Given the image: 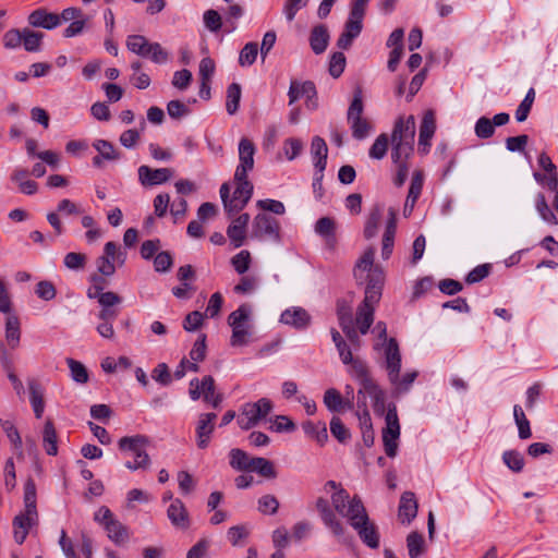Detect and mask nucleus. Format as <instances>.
Here are the masks:
<instances>
[{"label":"nucleus","mask_w":558,"mask_h":558,"mask_svg":"<svg viewBox=\"0 0 558 558\" xmlns=\"http://www.w3.org/2000/svg\"><path fill=\"white\" fill-rule=\"evenodd\" d=\"M416 132L415 118L409 116L400 117L395 122L391 132V161L395 166L396 173L393 184L401 187L409 175V159L414 151V138Z\"/></svg>","instance_id":"obj_1"},{"label":"nucleus","mask_w":558,"mask_h":558,"mask_svg":"<svg viewBox=\"0 0 558 558\" xmlns=\"http://www.w3.org/2000/svg\"><path fill=\"white\" fill-rule=\"evenodd\" d=\"M356 284L365 286L367 300H380L385 283V272L380 265L375 264V248L368 247L356 260L353 268Z\"/></svg>","instance_id":"obj_2"},{"label":"nucleus","mask_w":558,"mask_h":558,"mask_svg":"<svg viewBox=\"0 0 558 558\" xmlns=\"http://www.w3.org/2000/svg\"><path fill=\"white\" fill-rule=\"evenodd\" d=\"M38 522V512L36 509V485L32 478H28L24 485V512L17 514L13 520L14 539L22 544L29 529Z\"/></svg>","instance_id":"obj_3"},{"label":"nucleus","mask_w":558,"mask_h":558,"mask_svg":"<svg viewBox=\"0 0 558 558\" xmlns=\"http://www.w3.org/2000/svg\"><path fill=\"white\" fill-rule=\"evenodd\" d=\"M386 369L390 383L398 392L408 391L417 377L416 371H410L400 376L401 354L396 339L391 338L385 349Z\"/></svg>","instance_id":"obj_4"},{"label":"nucleus","mask_w":558,"mask_h":558,"mask_svg":"<svg viewBox=\"0 0 558 558\" xmlns=\"http://www.w3.org/2000/svg\"><path fill=\"white\" fill-rule=\"evenodd\" d=\"M149 444V440L144 435L125 436L120 438L118 446L119 449L125 453H132L134 461H128L125 468L131 471L140 469L147 470L150 465V459L145 448Z\"/></svg>","instance_id":"obj_5"},{"label":"nucleus","mask_w":558,"mask_h":558,"mask_svg":"<svg viewBox=\"0 0 558 558\" xmlns=\"http://www.w3.org/2000/svg\"><path fill=\"white\" fill-rule=\"evenodd\" d=\"M94 520L105 529L108 538L116 545L121 546L129 541V529L113 515L108 507H100L95 512Z\"/></svg>","instance_id":"obj_6"},{"label":"nucleus","mask_w":558,"mask_h":558,"mask_svg":"<svg viewBox=\"0 0 558 558\" xmlns=\"http://www.w3.org/2000/svg\"><path fill=\"white\" fill-rule=\"evenodd\" d=\"M235 190L233 192L232 197H230V185L229 183H223L220 186V197L223 203L225 210L229 215H234L241 211L253 195V184L252 183H243L235 184Z\"/></svg>","instance_id":"obj_7"},{"label":"nucleus","mask_w":558,"mask_h":558,"mask_svg":"<svg viewBox=\"0 0 558 558\" xmlns=\"http://www.w3.org/2000/svg\"><path fill=\"white\" fill-rule=\"evenodd\" d=\"M272 408V402L267 398H262L256 402L244 403L240 410L238 425L242 429H250L265 418Z\"/></svg>","instance_id":"obj_8"},{"label":"nucleus","mask_w":558,"mask_h":558,"mask_svg":"<svg viewBox=\"0 0 558 558\" xmlns=\"http://www.w3.org/2000/svg\"><path fill=\"white\" fill-rule=\"evenodd\" d=\"M331 504L337 513L345 518L350 523L354 519H359V514H363L365 508L359 496L350 498L349 493L344 488H339L331 497Z\"/></svg>","instance_id":"obj_9"},{"label":"nucleus","mask_w":558,"mask_h":558,"mask_svg":"<svg viewBox=\"0 0 558 558\" xmlns=\"http://www.w3.org/2000/svg\"><path fill=\"white\" fill-rule=\"evenodd\" d=\"M386 426L383 429V441L385 452L393 458L398 450V439L400 437V424L395 404H389L385 416Z\"/></svg>","instance_id":"obj_10"},{"label":"nucleus","mask_w":558,"mask_h":558,"mask_svg":"<svg viewBox=\"0 0 558 558\" xmlns=\"http://www.w3.org/2000/svg\"><path fill=\"white\" fill-rule=\"evenodd\" d=\"M356 373L361 386V388L359 389V396L364 393L371 397L374 402V410L378 413H383L385 411L386 400V395L384 390L369 376L368 372L363 365H359Z\"/></svg>","instance_id":"obj_11"},{"label":"nucleus","mask_w":558,"mask_h":558,"mask_svg":"<svg viewBox=\"0 0 558 558\" xmlns=\"http://www.w3.org/2000/svg\"><path fill=\"white\" fill-rule=\"evenodd\" d=\"M252 236L280 241V225L272 216L260 213L255 216L252 225Z\"/></svg>","instance_id":"obj_12"},{"label":"nucleus","mask_w":558,"mask_h":558,"mask_svg":"<svg viewBox=\"0 0 558 558\" xmlns=\"http://www.w3.org/2000/svg\"><path fill=\"white\" fill-rule=\"evenodd\" d=\"M359 519L350 522V525L356 531L362 542L371 548H378L379 533L377 526L371 521L366 509H363V514H359Z\"/></svg>","instance_id":"obj_13"},{"label":"nucleus","mask_w":558,"mask_h":558,"mask_svg":"<svg viewBox=\"0 0 558 558\" xmlns=\"http://www.w3.org/2000/svg\"><path fill=\"white\" fill-rule=\"evenodd\" d=\"M315 506L326 527H328L336 537L343 536L344 526L329 507L328 500L324 497H319L317 498Z\"/></svg>","instance_id":"obj_14"},{"label":"nucleus","mask_w":558,"mask_h":558,"mask_svg":"<svg viewBox=\"0 0 558 558\" xmlns=\"http://www.w3.org/2000/svg\"><path fill=\"white\" fill-rule=\"evenodd\" d=\"M215 413H202L196 425V446L204 450L209 446L211 435L215 430Z\"/></svg>","instance_id":"obj_15"},{"label":"nucleus","mask_w":558,"mask_h":558,"mask_svg":"<svg viewBox=\"0 0 558 558\" xmlns=\"http://www.w3.org/2000/svg\"><path fill=\"white\" fill-rule=\"evenodd\" d=\"M173 177V170L169 168L151 169L148 166L138 168V180L145 186L158 185Z\"/></svg>","instance_id":"obj_16"},{"label":"nucleus","mask_w":558,"mask_h":558,"mask_svg":"<svg viewBox=\"0 0 558 558\" xmlns=\"http://www.w3.org/2000/svg\"><path fill=\"white\" fill-rule=\"evenodd\" d=\"M436 130V122L434 112L428 110L424 113L422 123L420 126L418 135V153L426 155L430 147V140L434 136Z\"/></svg>","instance_id":"obj_17"},{"label":"nucleus","mask_w":558,"mask_h":558,"mask_svg":"<svg viewBox=\"0 0 558 558\" xmlns=\"http://www.w3.org/2000/svg\"><path fill=\"white\" fill-rule=\"evenodd\" d=\"M27 22L32 27H40L45 29H54L60 26L58 13L49 12L45 8L34 10L27 17Z\"/></svg>","instance_id":"obj_18"},{"label":"nucleus","mask_w":558,"mask_h":558,"mask_svg":"<svg viewBox=\"0 0 558 558\" xmlns=\"http://www.w3.org/2000/svg\"><path fill=\"white\" fill-rule=\"evenodd\" d=\"M167 517L171 524L178 530L185 531L191 525L189 512L184 504L178 498L172 500L168 507Z\"/></svg>","instance_id":"obj_19"},{"label":"nucleus","mask_w":558,"mask_h":558,"mask_svg":"<svg viewBox=\"0 0 558 558\" xmlns=\"http://www.w3.org/2000/svg\"><path fill=\"white\" fill-rule=\"evenodd\" d=\"M250 222V215L242 214L235 218L227 228V235L235 248L242 246L246 239V227Z\"/></svg>","instance_id":"obj_20"},{"label":"nucleus","mask_w":558,"mask_h":558,"mask_svg":"<svg viewBox=\"0 0 558 558\" xmlns=\"http://www.w3.org/2000/svg\"><path fill=\"white\" fill-rule=\"evenodd\" d=\"M379 300H367V295L364 296L362 304L357 308L356 324L362 335H365L374 322V310L375 305Z\"/></svg>","instance_id":"obj_21"},{"label":"nucleus","mask_w":558,"mask_h":558,"mask_svg":"<svg viewBox=\"0 0 558 558\" xmlns=\"http://www.w3.org/2000/svg\"><path fill=\"white\" fill-rule=\"evenodd\" d=\"M280 322L296 329H304L310 325L311 316L304 308L295 306L286 310L281 314Z\"/></svg>","instance_id":"obj_22"},{"label":"nucleus","mask_w":558,"mask_h":558,"mask_svg":"<svg viewBox=\"0 0 558 558\" xmlns=\"http://www.w3.org/2000/svg\"><path fill=\"white\" fill-rule=\"evenodd\" d=\"M93 147L98 151V155L93 158V165L97 168L102 166V161H114L120 158V153L116 149L112 143L105 140H96Z\"/></svg>","instance_id":"obj_23"},{"label":"nucleus","mask_w":558,"mask_h":558,"mask_svg":"<svg viewBox=\"0 0 558 558\" xmlns=\"http://www.w3.org/2000/svg\"><path fill=\"white\" fill-rule=\"evenodd\" d=\"M122 299L119 294H110L101 298L99 305L101 310L98 313V319L100 322H113L118 315L119 310L116 307L121 304Z\"/></svg>","instance_id":"obj_24"},{"label":"nucleus","mask_w":558,"mask_h":558,"mask_svg":"<svg viewBox=\"0 0 558 558\" xmlns=\"http://www.w3.org/2000/svg\"><path fill=\"white\" fill-rule=\"evenodd\" d=\"M417 514V502L412 492H404L400 498L398 517L402 523L409 524Z\"/></svg>","instance_id":"obj_25"},{"label":"nucleus","mask_w":558,"mask_h":558,"mask_svg":"<svg viewBox=\"0 0 558 558\" xmlns=\"http://www.w3.org/2000/svg\"><path fill=\"white\" fill-rule=\"evenodd\" d=\"M330 39L326 25L319 24L312 28L310 34V46L315 54H322L328 47Z\"/></svg>","instance_id":"obj_26"},{"label":"nucleus","mask_w":558,"mask_h":558,"mask_svg":"<svg viewBox=\"0 0 558 558\" xmlns=\"http://www.w3.org/2000/svg\"><path fill=\"white\" fill-rule=\"evenodd\" d=\"M311 154L314 159V166L317 172L323 177V171L326 168L328 147L324 138L314 136L311 144Z\"/></svg>","instance_id":"obj_27"},{"label":"nucleus","mask_w":558,"mask_h":558,"mask_svg":"<svg viewBox=\"0 0 558 558\" xmlns=\"http://www.w3.org/2000/svg\"><path fill=\"white\" fill-rule=\"evenodd\" d=\"M389 219L386 225V230L383 236V248L381 256L384 259H388L392 253L393 240L397 228V214L393 208H389Z\"/></svg>","instance_id":"obj_28"},{"label":"nucleus","mask_w":558,"mask_h":558,"mask_svg":"<svg viewBox=\"0 0 558 558\" xmlns=\"http://www.w3.org/2000/svg\"><path fill=\"white\" fill-rule=\"evenodd\" d=\"M324 404L330 412H340L345 407L348 409H352L353 407L352 401L349 398L344 400L340 392L335 388H329L325 391Z\"/></svg>","instance_id":"obj_29"},{"label":"nucleus","mask_w":558,"mask_h":558,"mask_svg":"<svg viewBox=\"0 0 558 558\" xmlns=\"http://www.w3.org/2000/svg\"><path fill=\"white\" fill-rule=\"evenodd\" d=\"M5 340L8 345L14 350L20 345L21 328L20 320L15 315L9 314L5 318Z\"/></svg>","instance_id":"obj_30"},{"label":"nucleus","mask_w":558,"mask_h":558,"mask_svg":"<svg viewBox=\"0 0 558 558\" xmlns=\"http://www.w3.org/2000/svg\"><path fill=\"white\" fill-rule=\"evenodd\" d=\"M302 428L306 436L316 440L320 446L325 445L328 440L327 426L324 422L317 424L312 421H305L302 424Z\"/></svg>","instance_id":"obj_31"},{"label":"nucleus","mask_w":558,"mask_h":558,"mask_svg":"<svg viewBox=\"0 0 558 558\" xmlns=\"http://www.w3.org/2000/svg\"><path fill=\"white\" fill-rule=\"evenodd\" d=\"M255 151V145L251 140L246 137L241 138L239 143V166L253 169Z\"/></svg>","instance_id":"obj_32"},{"label":"nucleus","mask_w":558,"mask_h":558,"mask_svg":"<svg viewBox=\"0 0 558 558\" xmlns=\"http://www.w3.org/2000/svg\"><path fill=\"white\" fill-rule=\"evenodd\" d=\"M288 96L289 105H292L302 96H306L307 98H310L311 96H316L315 85L312 82H304L302 84L292 82L289 88Z\"/></svg>","instance_id":"obj_33"},{"label":"nucleus","mask_w":558,"mask_h":558,"mask_svg":"<svg viewBox=\"0 0 558 558\" xmlns=\"http://www.w3.org/2000/svg\"><path fill=\"white\" fill-rule=\"evenodd\" d=\"M43 446L47 454L56 456L58 453L57 432L50 420H47L44 426Z\"/></svg>","instance_id":"obj_34"},{"label":"nucleus","mask_w":558,"mask_h":558,"mask_svg":"<svg viewBox=\"0 0 558 558\" xmlns=\"http://www.w3.org/2000/svg\"><path fill=\"white\" fill-rule=\"evenodd\" d=\"M28 388L31 393V404L33 407L35 416L40 418L45 410L44 395L40 385L35 380L28 381Z\"/></svg>","instance_id":"obj_35"},{"label":"nucleus","mask_w":558,"mask_h":558,"mask_svg":"<svg viewBox=\"0 0 558 558\" xmlns=\"http://www.w3.org/2000/svg\"><path fill=\"white\" fill-rule=\"evenodd\" d=\"M151 45L153 43H150L145 36L142 35H130L126 38L128 49L143 58H146L148 50L150 49L149 46Z\"/></svg>","instance_id":"obj_36"},{"label":"nucleus","mask_w":558,"mask_h":558,"mask_svg":"<svg viewBox=\"0 0 558 558\" xmlns=\"http://www.w3.org/2000/svg\"><path fill=\"white\" fill-rule=\"evenodd\" d=\"M248 472H256L266 478L277 477L275 465L266 458L256 457L252 460Z\"/></svg>","instance_id":"obj_37"},{"label":"nucleus","mask_w":558,"mask_h":558,"mask_svg":"<svg viewBox=\"0 0 558 558\" xmlns=\"http://www.w3.org/2000/svg\"><path fill=\"white\" fill-rule=\"evenodd\" d=\"M22 46L28 52H36L40 50L44 34L24 27L22 32Z\"/></svg>","instance_id":"obj_38"},{"label":"nucleus","mask_w":558,"mask_h":558,"mask_svg":"<svg viewBox=\"0 0 558 558\" xmlns=\"http://www.w3.org/2000/svg\"><path fill=\"white\" fill-rule=\"evenodd\" d=\"M202 390L204 400L210 403L215 409L218 408L222 401L221 395L215 393V380L211 376H205L202 379Z\"/></svg>","instance_id":"obj_39"},{"label":"nucleus","mask_w":558,"mask_h":558,"mask_svg":"<svg viewBox=\"0 0 558 558\" xmlns=\"http://www.w3.org/2000/svg\"><path fill=\"white\" fill-rule=\"evenodd\" d=\"M230 465L238 471H248L254 457H250L245 451L234 448L230 453Z\"/></svg>","instance_id":"obj_40"},{"label":"nucleus","mask_w":558,"mask_h":558,"mask_svg":"<svg viewBox=\"0 0 558 558\" xmlns=\"http://www.w3.org/2000/svg\"><path fill=\"white\" fill-rule=\"evenodd\" d=\"M242 89L240 84L232 83L227 89L226 109L229 114L236 113L241 100Z\"/></svg>","instance_id":"obj_41"},{"label":"nucleus","mask_w":558,"mask_h":558,"mask_svg":"<svg viewBox=\"0 0 558 558\" xmlns=\"http://www.w3.org/2000/svg\"><path fill=\"white\" fill-rule=\"evenodd\" d=\"M232 328L230 338L231 347H242L247 344L251 337V325H229Z\"/></svg>","instance_id":"obj_42"},{"label":"nucleus","mask_w":558,"mask_h":558,"mask_svg":"<svg viewBox=\"0 0 558 558\" xmlns=\"http://www.w3.org/2000/svg\"><path fill=\"white\" fill-rule=\"evenodd\" d=\"M513 417L518 426V434L521 439H527L532 436L530 422L526 418L522 408L518 404L513 407Z\"/></svg>","instance_id":"obj_43"},{"label":"nucleus","mask_w":558,"mask_h":558,"mask_svg":"<svg viewBox=\"0 0 558 558\" xmlns=\"http://www.w3.org/2000/svg\"><path fill=\"white\" fill-rule=\"evenodd\" d=\"M407 547L410 558H417L424 551V538L417 532H411L407 537Z\"/></svg>","instance_id":"obj_44"},{"label":"nucleus","mask_w":558,"mask_h":558,"mask_svg":"<svg viewBox=\"0 0 558 558\" xmlns=\"http://www.w3.org/2000/svg\"><path fill=\"white\" fill-rule=\"evenodd\" d=\"M504 463L513 472L519 473L524 468V458L517 450H507L502 453Z\"/></svg>","instance_id":"obj_45"},{"label":"nucleus","mask_w":558,"mask_h":558,"mask_svg":"<svg viewBox=\"0 0 558 558\" xmlns=\"http://www.w3.org/2000/svg\"><path fill=\"white\" fill-rule=\"evenodd\" d=\"M279 505V500L276 496L267 494L258 499L257 509L263 514L274 515L277 513Z\"/></svg>","instance_id":"obj_46"},{"label":"nucleus","mask_w":558,"mask_h":558,"mask_svg":"<svg viewBox=\"0 0 558 558\" xmlns=\"http://www.w3.org/2000/svg\"><path fill=\"white\" fill-rule=\"evenodd\" d=\"M389 137L386 133L380 134L369 148V157L376 160L383 159L388 150Z\"/></svg>","instance_id":"obj_47"},{"label":"nucleus","mask_w":558,"mask_h":558,"mask_svg":"<svg viewBox=\"0 0 558 558\" xmlns=\"http://www.w3.org/2000/svg\"><path fill=\"white\" fill-rule=\"evenodd\" d=\"M381 219V210L379 207H375L369 213L364 228V235L366 239H372L376 235L378 226Z\"/></svg>","instance_id":"obj_48"},{"label":"nucleus","mask_w":558,"mask_h":558,"mask_svg":"<svg viewBox=\"0 0 558 558\" xmlns=\"http://www.w3.org/2000/svg\"><path fill=\"white\" fill-rule=\"evenodd\" d=\"M330 433L339 442H348L351 438L349 428L342 423L338 416H333L330 421Z\"/></svg>","instance_id":"obj_49"},{"label":"nucleus","mask_w":558,"mask_h":558,"mask_svg":"<svg viewBox=\"0 0 558 558\" xmlns=\"http://www.w3.org/2000/svg\"><path fill=\"white\" fill-rule=\"evenodd\" d=\"M534 99H535V90L533 88H530L527 90L524 99L521 101V104L517 108L515 119L518 122H524L527 119V116L531 111Z\"/></svg>","instance_id":"obj_50"},{"label":"nucleus","mask_w":558,"mask_h":558,"mask_svg":"<svg viewBox=\"0 0 558 558\" xmlns=\"http://www.w3.org/2000/svg\"><path fill=\"white\" fill-rule=\"evenodd\" d=\"M66 363L70 368L71 377L74 381L78 384H86L88 381V372L81 362L68 359Z\"/></svg>","instance_id":"obj_51"},{"label":"nucleus","mask_w":558,"mask_h":558,"mask_svg":"<svg viewBox=\"0 0 558 558\" xmlns=\"http://www.w3.org/2000/svg\"><path fill=\"white\" fill-rule=\"evenodd\" d=\"M251 262V253L247 250H242L231 258V265L239 275H243L250 269Z\"/></svg>","instance_id":"obj_52"},{"label":"nucleus","mask_w":558,"mask_h":558,"mask_svg":"<svg viewBox=\"0 0 558 558\" xmlns=\"http://www.w3.org/2000/svg\"><path fill=\"white\" fill-rule=\"evenodd\" d=\"M363 110H364V106H363V99H362V92L359 89L355 93L353 100L348 109V114H347L348 122L351 123L355 120L362 119Z\"/></svg>","instance_id":"obj_53"},{"label":"nucleus","mask_w":558,"mask_h":558,"mask_svg":"<svg viewBox=\"0 0 558 558\" xmlns=\"http://www.w3.org/2000/svg\"><path fill=\"white\" fill-rule=\"evenodd\" d=\"M258 54V46L256 43H247L242 50L240 51L239 56V63L242 66H248L252 65Z\"/></svg>","instance_id":"obj_54"},{"label":"nucleus","mask_w":558,"mask_h":558,"mask_svg":"<svg viewBox=\"0 0 558 558\" xmlns=\"http://www.w3.org/2000/svg\"><path fill=\"white\" fill-rule=\"evenodd\" d=\"M536 210L538 211L542 219L550 225H557V218L554 213L550 210L546 198L543 194H537L536 196Z\"/></svg>","instance_id":"obj_55"},{"label":"nucleus","mask_w":558,"mask_h":558,"mask_svg":"<svg viewBox=\"0 0 558 558\" xmlns=\"http://www.w3.org/2000/svg\"><path fill=\"white\" fill-rule=\"evenodd\" d=\"M251 307L246 304L241 305L228 316L229 325H250Z\"/></svg>","instance_id":"obj_56"},{"label":"nucleus","mask_w":558,"mask_h":558,"mask_svg":"<svg viewBox=\"0 0 558 558\" xmlns=\"http://www.w3.org/2000/svg\"><path fill=\"white\" fill-rule=\"evenodd\" d=\"M87 256L83 253L70 252L63 258V264L68 269L81 270L85 267Z\"/></svg>","instance_id":"obj_57"},{"label":"nucleus","mask_w":558,"mask_h":558,"mask_svg":"<svg viewBox=\"0 0 558 558\" xmlns=\"http://www.w3.org/2000/svg\"><path fill=\"white\" fill-rule=\"evenodd\" d=\"M474 131L478 138L487 140L494 135L495 128L490 119L482 117L476 121Z\"/></svg>","instance_id":"obj_58"},{"label":"nucleus","mask_w":558,"mask_h":558,"mask_svg":"<svg viewBox=\"0 0 558 558\" xmlns=\"http://www.w3.org/2000/svg\"><path fill=\"white\" fill-rule=\"evenodd\" d=\"M149 47L150 49L148 50L146 58L150 59L157 64H163L169 61L170 53L163 49L159 43H153V45Z\"/></svg>","instance_id":"obj_59"},{"label":"nucleus","mask_w":558,"mask_h":558,"mask_svg":"<svg viewBox=\"0 0 558 558\" xmlns=\"http://www.w3.org/2000/svg\"><path fill=\"white\" fill-rule=\"evenodd\" d=\"M424 183V172L422 170H415L412 173L411 184L408 193L409 198L418 199Z\"/></svg>","instance_id":"obj_60"},{"label":"nucleus","mask_w":558,"mask_h":558,"mask_svg":"<svg viewBox=\"0 0 558 558\" xmlns=\"http://www.w3.org/2000/svg\"><path fill=\"white\" fill-rule=\"evenodd\" d=\"M303 150V143L299 138L290 137L283 142V153L288 160L295 159Z\"/></svg>","instance_id":"obj_61"},{"label":"nucleus","mask_w":558,"mask_h":558,"mask_svg":"<svg viewBox=\"0 0 558 558\" xmlns=\"http://www.w3.org/2000/svg\"><path fill=\"white\" fill-rule=\"evenodd\" d=\"M350 125L352 130V136L356 140L365 138L372 130L371 122H368L365 118L355 120L351 122Z\"/></svg>","instance_id":"obj_62"},{"label":"nucleus","mask_w":558,"mask_h":558,"mask_svg":"<svg viewBox=\"0 0 558 558\" xmlns=\"http://www.w3.org/2000/svg\"><path fill=\"white\" fill-rule=\"evenodd\" d=\"M23 28H11L3 35V46L7 49H16L22 46Z\"/></svg>","instance_id":"obj_63"},{"label":"nucleus","mask_w":558,"mask_h":558,"mask_svg":"<svg viewBox=\"0 0 558 558\" xmlns=\"http://www.w3.org/2000/svg\"><path fill=\"white\" fill-rule=\"evenodd\" d=\"M37 296L45 301H50L56 298L57 290L51 281L43 280L36 284L35 290Z\"/></svg>","instance_id":"obj_64"}]
</instances>
